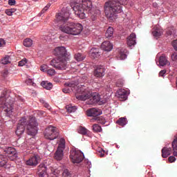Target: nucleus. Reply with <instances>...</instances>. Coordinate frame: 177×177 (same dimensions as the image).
<instances>
[{"instance_id":"nucleus-14","label":"nucleus","mask_w":177,"mask_h":177,"mask_svg":"<svg viewBox=\"0 0 177 177\" xmlns=\"http://www.w3.org/2000/svg\"><path fill=\"white\" fill-rule=\"evenodd\" d=\"M127 91L124 88H120L117 91V96L121 101H124L125 100H127Z\"/></svg>"},{"instance_id":"nucleus-18","label":"nucleus","mask_w":177,"mask_h":177,"mask_svg":"<svg viewBox=\"0 0 177 177\" xmlns=\"http://www.w3.org/2000/svg\"><path fill=\"white\" fill-rule=\"evenodd\" d=\"M105 71L104 67L103 66H97L95 71H94V75L96 77H102L104 76Z\"/></svg>"},{"instance_id":"nucleus-9","label":"nucleus","mask_w":177,"mask_h":177,"mask_svg":"<svg viewBox=\"0 0 177 177\" xmlns=\"http://www.w3.org/2000/svg\"><path fill=\"white\" fill-rule=\"evenodd\" d=\"M44 136L46 139L53 140V139H56L59 136V129L56 127L50 125L46 129Z\"/></svg>"},{"instance_id":"nucleus-19","label":"nucleus","mask_w":177,"mask_h":177,"mask_svg":"<svg viewBox=\"0 0 177 177\" xmlns=\"http://www.w3.org/2000/svg\"><path fill=\"white\" fill-rule=\"evenodd\" d=\"M101 48L103 49V50L110 52V50H112L113 49V45L111 44V42H109V41H105L102 44Z\"/></svg>"},{"instance_id":"nucleus-45","label":"nucleus","mask_w":177,"mask_h":177,"mask_svg":"<svg viewBox=\"0 0 177 177\" xmlns=\"http://www.w3.org/2000/svg\"><path fill=\"white\" fill-rule=\"evenodd\" d=\"M168 160L169 162H175V160H176V158H175V155L174 156H169L168 158Z\"/></svg>"},{"instance_id":"nucleus-33","label":"nucleus","mask_w":177,"mask_h":177,"mask_svg":"<svg viewBox=\"0 0 177 177\" xmlns=\"http://www.w3.org/2000/svg\"><path fill=\"white\" fill-rule=\"evenodd\" d=\"M32 44H33L32 40L30 39V38H26V39H24V46H26V47L32 46Z\"/></svg>"},{"instance_id":"nucleus-29","label":"nucleus","mask_w":177,"mask_h":177,"mask_svg":"<svg viewBox=\"0 0 177 177\" xmlns=\"http://www.w3.org/2000/svg\"><path fill=\"white\" fill-rule=\"evenodd\" d=\"M66 109L68 113H75L77 110V107L75 105H66Z\"/></svg>"},{"instance_id":"nucleus-11","label":"nucleus","mask_w":177,"mask_h":177,"mask_svg":"<svg viewBox=\"0 0 177 177\" xmlns=\"http://www.w3.org/2000/svg\"><path fill=\"white\" fill-rule=\"evenodd\" d=\"M37 174L39 177H48L47 167L45 163H40L37 167Z\"/></svg>"},{"instance_id":"nucleus-31","label":"nucleus","mask_w":177,"mask_h":177,"mask_svg":"<svg viewBox=\"0 0 177 177\" xmlns=\"http://www.w3.org/2000/svg\"><path fill=\"white\" fill-rule=\"evenodd\" d=\"M117 124L119 125H121L122 127H124L127 124V118H124V117H122L121 118H119L117 121Z\"/></svg>"},{"instance_id":"nucleus-16","label":"nucleus","mask_w":177,"mask_h":177,"mask_svg":"<svg viewBox=\"0 0 177 177\" xmlns=\"http://www.w3.org/2000/svg\"><path fill=\"white\" fill-rule=\"evenodd\" d=\"M102 53V49H100V48H92V49L90 50V55L91 57H93L94 59L100 57Z\"/></svg>"},{"instance_id":"nucleus-22","label":"nucleus","mask_w":177,"mask_h":177,"mask_svg":"<svg viewBox=\"0 0 177 177\" xmlns=\"http://www.w3.org/2000/svg\"><path fill=\"white\" fill-rule=\"evenodd\" d=\"M63 156L64 153H62V150L59 144V147L55 153V159H56L57 160H62V159H63Z\"/></svg>"},{"instance_id":"nucleus-40","label":"nucleus","mask_w":177,"mask_h":177,"mask_svg":"<svg viewBox=\"0 0 177 177\" xmlns=\"http://www.w3.org/2000/svg\"><path fill=\"white\" fill-rule=\"evenodd\" d=\"M52 173L55 174V176H59V174L61 173L59 169H55L51 170Z\"/></svg>"},{"instance_id":"nucleus-38","label":"nucleus","mask_w":177,"mask_h":177,"mask_svg":"<svg viewBox=\"0 0 177 177\" xmlns=\"http://www.w3.org/2000/svg\"><path fill=\"white\" fill-rule=\"evenodd\" d=\"M41 102H43V104H44V107H46V109H47L48 110L51 109L50 105V104H48V102H46V101H44V100H42Z\"/></svg>"},{"instance_id":"nucleus-8","label":"nucleus","mask_w":177,"mask_h":177,"mask_svg":"<svg viewBox=\"0 0 177 177\" xmlns=\"http://www.w3.org/2000/svg\"><path fill=\"white\" fill-rule=\"evenodd\" d=\"M4 152L6 153V156L0 155V166H5L8 162V158L11 159L12 156H16L17 153L15 148H12V147L6 148Z\"/></svg>"},{"instance_id":"nucleus-34","label":"nucleus","mask_w":177,"mask_h":177,"mask_svg":"<svg viewBox=\"0 0 177 177\" xmlns=\"http://www.w3.org/2000/svg\"><path fill=\"white\" fill-rule=\"evenodd\" d=\"M71 175V173L69 171L68 169H64V170L62 172V176L70 177Z\"/></svg>"},{"instance_id":"nucleus-26","label":"nucleus","mask_w":177,"mask_h":177,"mask_svg":"<svg viewBox=\"0 0 177 177\" xmlns=\"http://www.w3.org/2000/svg\"><path fill=\"white\" fill-rule=\"evenodd\" d=\"M173 153L175 156H177V135L172 142Z\"/></svg>"},{"instance_id":"nucleus-35","label":"nucleus","mask_w":177,"mask_h":177,"mask_svg":"<svg viewBox=\"0 0 177 177\" xmlns=\"http://www.w3.org/2000/svg\"><path fill=\"white\" fill-rule=\"evenodd\" d=\"M1 63L3 64H8V63H10V56H5V57L1 59Z\"/></svg>"},{"instance_id":"nucleus-10","label":"nucleus","mask_w":177,"mask_h":177,"mask_svg":"<svg viewBox=\"0 0 177 177\" xmlns=\"http://www.w3.org/2000/svg\"><path fill=\"white\" fill-rule=\"evenodd\" d=\"M70 158L73 163H80L84 158V155L81 151H73Z\"/></svg>"},{"instance_id":"nucleus-24","label":"nucleus","mask_w":177,"mask_h":177,"mask_svg":"<svg viewBox=\"0 0 177 177\" xmlns=\"http://www.w3.org/2000/svg\"><path fill=\"white\" fill-rule=\"evenodd\" d=\"M113 28H112V26H109L105 33V37L106 38H111V37H113Z\"/></svg>"},{"instance_id":"nucleus-36","label":"nucleus","mask_w":177,"mask_h":177,"mask_svg":"<svg viewBox=\"0 0 177 177\" xmlns=\"http://www.w3.org/2000/svg\"><path fill=\"white\" fill-rule=\"evenodd\" d=\"M47 73L50 76H54L56 73L55 69H49V67L48 66V69H47Z\"/></svg>"},{"instance_id":"nucleus-32","label":"nucleus","mask_w":177,"mask_h":177,"mask_svg":"<svg viewBox=\"0 0 177 177\" xmlns=\"http://www.w3.org/2000/svg\"><path fill=\"white\" fill-rule=\"evenodd\" d=\"M93 131L94 132H102V128L101 125H99V124H94L93 125Z\"/></svg>"},{"instance_id":"nucleus-39","label":"nucleus","mask_w":177,"mask_h":177,"mask_svg":"<svg viewBox=\"0 0 177 177\" xmlns=\"http://www.w3.org/2000/svg\"><path fill=\"white\" fill-rule=\"evenodd\" d=\"M48 66H47V64H41L40 67V70L41 71H46L47 73H48Z\"/></svg>"},{"instance_id":"nucleus-1","label":"nucleus","mask_w":177,"mask_h":177,"mask_svg":"<svg viewBox=\"0 0 177 177\" xmlns=\"http://www.w3.org/2000/svg\"><path fill=\"white\" fill-rule=\"evenodd\" d=\"M86 80V76H82L77 79V83L75 82L65 83V88H63L62 91L64 93H70L71 91H73L75 93V97L77 100L85 101L91 97V91L89 88L86 87L84 84Z\"/></svg>"},{"instance_id":"nucleus-27","label":"nucleus","mask_w":177,"mask_h":177,"mask_svg":"<svg viewBox=\"0 0 177 177\" xmlns=\"http://www.w3.org/2000/svg\"><path fill=\"white\" fill-rule=\"evenodd\" d=\"M59 146L62 153H64V151L66 148V141L64 140V138H61V139L59 140Z\"/></svg>"},{"instance_id":"nucleus-13","label":"nucleus","mask_w":177,"mask_h":177,"mask_svg":"<svg viewBox=\"0 0 177 177\" xmlns=\"http://www.w3.org/2000/svg\"><path fill=\"white\" fill-rule=\"evenodd\" d=\"M91 95L88 97L89 100L87 101V104H96V102H99L100 101V95L98 93H94L91 95V91H90Z\"/></svg>"},{"instance_id":"nucleus-17","label":"nucleus","mask_w":177,"mask_h":177,"mask_svg":"<svg viewBox=\"0 0 177 177\" xmlns=\"http://www.w3.org/2000/svg\"><path fill=\"white\" fill-rule=\"evenodd\" d=\"M101 114H102V111L99 109H90V110L87 111V115L89 117H97Z\"/></svg>"},{"instance_id":"nucleus-44","label":"nucleus","mask_w":177,"mask_h":177,"mask_svg":"<svg viewBox=\"0 0 177 177\" xmlns=\"http://www.w3.org/2000/svg\"><path fill=\"white\" fill-rule=\"evenodd\" d=\"M51 4H47V6H46L44 7V8H43V10H41V12L44 13L46 12V11H47V10H48V8H50Z\"/></svg>"},{"instance_id":"nucleus-2","label":"nucleus","mask_w":177,"mask_h":177,"mask_svg":"<svg viewBox=\"0 0 177 177\" xmlns=\"http://www.w3.org/2000/svg\"><path fill=\"white\" fill-rule=\"evenodd\" d=\"M57 21H62L64 23L59 26V29L65 34L69 35H80L82 32L84 28L82 24L79 22H69L68 14L59 13L56 15Z\"/></svg>"},{"instance_id":"nucleus-50","label":"nucleus","mask_w":177,"mask_h":177,"mask_svg":"<svg viewBox=\"0 0 177 177\" xmlns=\"http://www.w3.org/2000/svg\"><path fill=\"white\" fill-rule=\"evenodd\" d=\"M99 155L101 158H103L104 156V151L102 149L101 151H99Z\"/></svg>"},{"instance_id":"nucleus-52","label":"nucleus","mask_w":177,"mask_h":177,"mask_svg":"<svg viewBox=\"0 0 177 177\" xmlns=\"http://www.w3.org/2000/svg\"><path fill=\"white\" fill-rule=\"evenodd\" d=\"M176 87H177V79H176Z\"/></svg>"},{"instance_id":"nucleus-12","label":"nucleus","mask_w":177,"mask_h":177,"mask_svg":"<svg viewBox=\"0 0 177 177\" xmlns=\"http://www.w3.org/2000/svg\"><path fill=\"white\" fill-rule=\"evenodd\" d=\"M41 157L39 155H33L28 160H26V165L30 166H37L39 162H41Z\"/></svg>"},{"instance_id":"nucleus-28","label":"nucleus","mask_w":177,"mask_h":177,"mask_svg":"<svg viewBox=\"0 0 177 177\" xmlns=\"http://www.w3.org/2000/svg\"><path fill=\"white\" fill-rule=\"evenodd\" d=\"M41 85L47 90H50L52 87H53V84H52V83H49L48 82H41Z\"/></svg>"},{"instance_id":"nucleus-3","label":"nucleus","mask_w":177,"mask_h":177,"mask_svg":"<svg viewBox=\"0 0 177 177\" xmlns=\"http://www.w3.org/2000/svg\"><path fill=\"white\" fill-rule=\"evenodd\" d=\"M26 125L28 135H36L38 131V124L35 117H32V115L28 117V118H23L19 120L16 130L17 135H21L24 133Z\"/></svg>"},{"instance_id":"nucleus-25","label":"nucleus","mask_w":177,"mask_h":177,"mask_svg":"<svg viewBox=\"0 0 177 177\" xmlns=\"http://www.w3.org/2000/svg\"><path fill=\"white\" fill-rule=\"evenodd\" d=\"M77 131L79 133H82V135H89L90 131L85 128V127H79V129H77Z\"/></svg>"},{"instance_id":"nucleus-43","label":"nucleus","mask_w":177,"mask_h":177,"mask_svg":"<svg viewBox=\"0 0 177 177\" xmlns=\"http://www.w3.org/2000/svg\"><path fill=\"white\" fill-rule=\"evenodd\" d=\"M127 57V55H126V53H124V52H120V58L121 59H126Z\"/></svg>"},{"instance_id":"nucleus-15","label":"nucleus","mask_w":177,"mask_h":177,"mask_svg":"<svg viewBox=\"0 0 177 177\" xmlns=\"http://www.w3.org/2000/svg\"><path fill=\"white\" fill-rule=\"evenodd\" d=\"M136 44V33H131L127 37V45L129 47L135 46Z\"/></svg>"},{"instance_id":"nucleus-49","label":"nucleus","mask_w":177,"mask_h":177,"mask_svg":"<svg viewBox=\"0 0 177 177\" xmlns=\"http://www.w3.org/2000/svg\"><path fill=\"white\" fill-rule=\"evenodd\" d=\"M165 73H167V71H165V69H163V71H160L159 76L164 77V75H165Z\"/></svg>"},{"instance_id":"nucleus-48","label":"nucleus","mask_w":177,"mask_h":177,"mask_svg":"<svg viewBox=\"0 0 177 177\" xmlns=\"http://www.w3.org/2000/svg\"><path fill=\"white\" fill-rule=\"evenodd\" d=\"M26 84H28V85H31V84H34L33 83V80H32V79H28L26 81Z\"/></svg>"},{"instance_id":"nucleus-21","label":"nucleus","mask_w":177,"mask_h":177,"mask_svg":"<svg viewBox=\"0 0 177 177\" xmlns=\"http://www.w3.org/2000/svg\"><path fill=\"white\" fill-rule=\"evenodd\" d=\"M152 34L153 37L156 38H159V37H161L163 34V30L162 29H160V28H158L157 26L154 28Z\"/></svg>"},{"instance_id":"nucleus-51","label":"nucleus","mask_w":177,"mask_h":177,"mask_svg":"<svg viewBox=\"0 0 177 177\" xmlns=\"http://www.w3.org/2000/svg\"><path fill=\"white\" fill-rule=\"evenodd\" d=\"M1 45H2V44H1V42H0V46H1Z\"/></svg>"},{"instance_id":"nucleus-37","label":"nucleus","mask_w":177,"mask_h":177,"mask_svg":"<svg viewBox=\"0 0 177 177\" xmlns=\"http://www.w3.org/2000/svg\"><path fill=\"white\" fill-rule=\"evenodd\" d=\"M15 8H10V10H6V13L7 15H12L13 12H15Z\"/></svg>"},{"instance_id":"nucleus-41","label":"nucleus","mask_w":177,"mask_h":177,"mask_svg":"<svg viewBox=\"0 0 177 177\" xmlns=\"http://www.w3.org/2000/svg\"><path fill=\"white\" fill-rule=\"evenodd\" d=\"M171 59L174 62H177V52H174L171 55Z\"/></svg>"},{"instance_id":"nucleus-30","label":"nucleus","mask_w":177,"mask_h":177,"mask_svg":"<svg viewBox=\"0 0 177 177\" xmlns=\"http://www.w3.org/2000/svg\"><path fill=\"white\" fill-rule=\"evenodd\" d=\"M86 56L84 55H82V53H76L75 55V59L77 62H82V60H84Z\"/></svg>"},{"instance_id":"nucleus-23","label":"nucleus","mask_w":177,"mask_h":177,"mask_svg":"<svg viewBox=\"0 0 177 177\" xmlns=\"http://www.w3.org/2000/svg\"><path fill=\"white\" fill-rule=\"evenodd\" d=\"M172 152L171 148H162V158H167L169 155H171Z\"/></svg>"},{"instance_id":"nucleus-4","label":"nucleus","mask_w":177,"mask_h":177,"mask_svg":"<svg viewBox=\"0 0 177 177\" xmlns=\"http://www.w3.org/2000/svg\"><path fill=\"white\" fill-rule=\"evenodd\" d=\"M53 53L57 56V59H53L50 64L58 70H66L68 67V53L65 46H57L54 49Z\"/></svg>"},{"instance_id":"nucleus-6","label":"nucleus","mask_w":177,"mask_h":177,"mask_svg":"<svg viewBox=\"0 0 177 177\" xmlns=\"http://www.w3.org/2000/svg\"><path fill=\"white\" fill-rule=\"evenodd\" d=\"M73 10L75 15H77L81 19L85 18L86 14H88L92 21H95L97 18V11H92V3L91 1H86L82 4H77Z\"/></svg>"},{"instance_id":"nucleus-46","label":"nucleus","mask_w":177,"mask_h":177,"mask_svg":"<svg viewBox=\"0 0 177 177\" xmlns=\"http://www.w3.org/2000/svg\"><path fill=\"white\" fill-rule=\"evenodd\" d=\"M8 4L10 6H15L16 0H8Z\"/></svg>"},{"instance_id":"nucleus-20","label":"nucleus","mask_w":177,"mask_h":177,"mask_svg":"<svg viewBox=\"0 0 177 177\" xmlns=\"http://www.w3.org/2000/svg\"><path fill=\"white\" fill-rule=\"evenodd\" d=\"M159 64L160 66H165L166 64H170V62L168 60L165 55H162L160 57H159Z\"/></svg>"},{"instance_id":"nucleus-53","label":"nucleus","mask_w":177,"mask_h":177,"mask_svg":"<svg viewBox=\"0 0 177 177\" xmlns=\"http://www.w3.org/2000/svg\"><path fill=\"white\" fill-rule=\"evenodd\" d=\"M0 177H2V176H0Z\"/></svg>"},{"instance_id":"nucleus-7","label":"nucleus","mask_w":177,"mask_h":177,"mask_svg":"<svg viewBox=\"0 0 177 177\" xmlns=\"http://www.w3.org/2000/svg\"><path fill=\"white\" fill-rule=\"evenodd\" d=\"M0 104H1L5 109V111L7 113H12V109L11 105V97H9L6 90H3L0 96Z\"/></svg>"},{"instance_id":"nucleus-5","label":"nucleus","mask_w":177,"mask_h":177,"mask_svg":"<svg viewBox=\"0 0 177 177\" xmlns=\"http://www.w3.org/2000/svg\"><path fill=\"white\" fill-rule=\"evenodd\" d=\"M128 0H110L105 3L104 11L107 18L115 19L117 14L122 12V7L127 4Z\"/></svg>"},{"instance_id":"nucleus-42","label":"nucleus","mask_w":177,"mask_h":177,"mask_svg":"<svg viewBox=\"0 0 177 177\" xmlns=\"http://www.w3.org/2000/svg\"><path fill=\"white\" fill-rule=\"evenodd\" d=\"M28 62L27 59H23L19 62V66H24Z\"/></svg>"},{"instance_id":"nucleus-47","label":"nucleus","mask_w":177,"mask_h":177,"mask_svg":"<svg viewBox=\"0 0 177 177\" xmlns=\"http://www.w3.org/2000/svg\"><path fill=\"white\" fill-rule=\"evenodd\" d=\"M172 46H174V49L177 50V39L173 41Z\"/></svg>"}]
</instances>
